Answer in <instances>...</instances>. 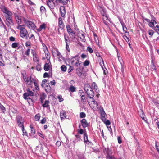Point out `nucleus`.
Segmentation results:
<instances>
[{"label": "nucleus", "mask_w": 159, "mask_h": 159, "mask_svg": "<svg viewBox=\"0 0 159 159\" xmlns=\"http://www.w3.org/2000/svg\"><path fill=\"white\" fill-rule=\"evenodd\" d=\"M84 89L87 95L89 97L90 100L88 101V103L90 107L93 109H96L98 108V105L96 101L93 99V97L94 93L92 88L88 84H85L84 86Z\"/></svg>", "instance_id": "f257e3e1"}, {"label": "nucleus", "mask_w": 159, "mask_h": 159, "mask_svg": "<svg viewBox=\"0 0 159 159\" xmlns=\"http://www.w3.org/2000/svg\"><path fill=\"white\" fill-rule=\"evenodd\" d=\"M25 25H18L17 28L20 30V36L24 38L26 35H28V32L25 28Z\"/></svg>", "instance_id": "f03ea898"}, {"label": "nucleus", "mask_w": 159, "mask_h": 159, "mask_svg": "<svg viewBox=\"0 0 159 159\" xmlns=\"http://www.w3.org/2000/svg\"><path fill=\"white\" fill-rule=\"evenodd\" d=\"M66 28L67 31L70 37L72 39H74V40L75 42H77L78 43H79V39L75 37L76 36L73 30L71 28L70 26L69 25H67Z\"/></svg>", "instance_id": "7ed1b4c3"}, {"label": "nucleus", "mask_w": 159, "mask_h": 159, "mask_svg": "<svg viewBox=\"0 0 159 159\" xmlns=\"http://www.w3.org/2000/svg\"><path fill=\"white\" fill-rule=\"evenodd\" d=\"M89 100L87 98H86L85 95H82L81 96L80 100V107H83L84 109H86V107L88 106V101Z\"/></svg>", "instance_id": "20e7f679"}, {"label": "nucleus", "mask_w": 159, "mask_h": 159, "mask_svg": "<svg viewBox=\"0 0 159 159\" xmlns=\"http://www.w3.org/2000/svg\"><path fill=\"white\" fill-rule=\"evenodd\" d=\"M151 16L152 18L151 21L149 19L147 18L145 19L144 20L149 23L148 25L150 27L152 28L154 26V24H157V22L155 21L156 18L153 15H151Z\"/></svg>", "instance_id": "39448f33"}, {"label": "nucleus", "mask_w": 159, "mask_h": 159, "mask_svg": "<svg viewBox=\"0 0 159 159\" xmlns=\"http://www.w3.org/2000/svg\"><path fill=\"white\" fill-rule=\"evenodd\" d=\"M1 10L3 13L5 14V17L12 16V13L5 6H3L1 8Z\"/></svg>", "instance_id": "423d86ee"}, {"label": "nucleus", "mask_w": 159, "mask_h": 159, "mask_svg": "<svg viewBox=\"0 0 159 159\" xmlns=\"http://www.w3.org/2000/svg\"><path fill=\"white\" fill-rule=\"evenodd\" d=\"M6 19L5 23L7 26L11 28V26L14 25V22L12 16L5 17Z\"/></svg>", "instance_id": "0eeeda50"}, {"label": "nucleus", "mask_w": 159, "mask_h": 159, "mask_svg": "<svg viewBox=\"0 0 159 159\" xmlns=\"http://www.w3.org/2000/svg\"><path fill=\"white\" fill-rule=\"evenodd\" d=\"M36 81V80L34 78H31V76L29 77V78L25 82H26L27 85L28 87L33 88V84H34V82Z\"/></svg>", "instance_id": "6e6552de"}, {"label": "nucleus", "mask_w": 159, "mask_h": 159, "mask_svg": "<svg viewBox=\"0 0 159 159\" xmlns=\"http://www.w3.org/2000/svg\"><path fill=\"white\" fill-rule=\"evenodd\" d=\"M17 124L19 127H22L21 129L23 130L24 127L22 117L20 116H18L17 117Z\"/></svg>", "instance_id": "1a4fd4ad"}, {"label": "nucleus", "mask_w": 159, "mask_h": 159, "mask_svg": "<svg viewBox=\"0 0 159 159\" xmlns=\"http://www.w3.org/2000/svg\"><path fill=\"white\" fill-rule=\"evenodd\" d=\"M27 92L23 94V96L24 98L26 99L29 96H33L34 95V93L31 91L29 88H28L27 89Z\"/></svg>", "instance_id": "9d476101"}, {"label": "nucleus", "mask_w": 159, "mask_h": 159, "mask_svg": "<svg viewBox=\"0 0 159 159\" xmlns=\"http://www.w3.org/2000/svg\"><path fill=\"white\" fill-rule=\"evenodd\" d=\"M52 55L54 56L57 55V57L58 59H60L62 57V55L60 52L58 51L57 49L54 48L52 51Z\"/></svg>", "instance_id": "9b49d317"}, {"label": "nucleus", "mask_w": 159, "mask_h": 159, "mask_svg": "<svg viewBox=\"0 0 159 159\" xmlns=\"http://www.w3.org/2000/svg\"><path fill=\"white\" fill-rule=\"evenodd\" d=\"M58 28L61 30L63 29L65 25L61 17H59L58 18Z\"/></svg>", "instance_id": "f8f14e48"}, {"label": "nucleus", "mask_w": 159, "mask_h": 159, "mask_svg": "<svg viewBox=\"0 0 159 159\" xmlns=\"http://www.w3.org/2000/svg\"><path fill=\"white\" fill-rule=\"evenodd\" d=\"M26 25L30 29L34 30L36 26L35 24L32 21H30Z\"/></svg>", "instance_id": "ddd939ff"}, {"label": "nucleus", "mask_w": 159, "mask_h": 159, "mask_svg": "<svg viewBox=\"0 0 159 159\" xmlns=\"http://www.w3.org/2000/svg\"><path fill=\"white\" fill-rule=\"evenodd\" d=\"M60 116L61 120L66 118L67 116L66 111L62 110L61 111L60 113Z\"/></svg>", "instance_id": "4468645a"}, {"label": "nucleus", "mask_w": 159, "mask_h": 159, "mask_svg": "<svg viewBox=\"0 0 159 159\" xmlns=\"http://www.w3.org/2000/svg\"><path fill=\"white\" fill-rule=\"evenodd\" d=\"M80 121L81 122L82 126L84 128L87 127L89 125L87 120L85 119H82Z\"/></svg>", "instance_id": "2eb2a0df"}, {"label": "nucleus", "mask_w": 159, "mask_h": 159, "mask_svg": "<svg viewBox=\"0 0 159 159\" xmlns=\"http://www.w3.org/2000/svg\"><path fill=\"white\" fill-rule=\"evenodd\" d=\"M61 15L62 17H64L66 14L65 7L64 6H61L60 9Z\"/></svg>", "instance_id": "dca6fc26"}, {"label": "nucleus", "mask_w": 159, "mask_h": 159, "mask_svg": "<svg viewBox=\"0 0 159 159\" xmlns=\"http://www.w3.org/2000/svg\"><path fill=\"white\" fill-rule=\"evenodd\" d=\"M47 4L50 9H53L55 6V4L53 2H51L48 0L47 2Z\"/></svg>", "instance_id": "f3484780"}, {"label": "nucleus", "mask_w": 159, "mask_h": 159, "mask_svg": "<svg viewBox=\"0 0 159 159\" xmlns=\"http://www.w3.org/2000/svg\"><path fill=\"white\" fill-rule=\"evenodd\" d=\"M100 114H101V119L102 121H104V119H105V118H106L105 116H106V113L102 108H101L100 109Z\"/></svg>", "instance_id": "a211bd4d"}, {"label": "nucleus", "mask_w": 159, "mask_h": 159, "mask_svg": "<svg viewBox=\"0 0 159 159\" xmlns=\"http://www.w3.org/2000/svg\"><path fill=\"white\" fill-rule=\"evenodd\" d=\"M46 28V26L45 24L44 23H43L42 25H40L39 27L37 29V31L38 32H40L42 30H45Z\"/></svg>", "instance_id": "6ab92c4d"}, {"label": "nucleus", "mask_w": 159, "mask_h": 159, "mask_svg": "<svg viewBox=\"0 0 159 159\" xmlns=\"http://www.w3.org/2000/svg\"><path fill=\"white\" fill-rule=\"evenodd\" d=\"M110 151V149H107L106 151V153H107V158L108 159H116L114 156L110 155L109 152Z\"/></svg>", "instance_id": "aec40b11"}, {"label": "nucleus", "mask_w": 159, "mask_h": 159, "mask_svg": "<svg viewBox=\"0 0 159 159\" xmlns=\"http://www.w3.org/2000/svg\"><path fill=\"white\" fill-rule=\"evenodd\" d=\"M92 87L95 90V91L97 93H98L99 92V89L98 88V87L96 85V84L95 82H93L92 84Z\"/></svg>", "instance_id": "412c9836"}, {"label": "nucleus", "mask_w": 159, "mask_h": 159, "mask_svg": "<svg viewBox=\"0 0 159 159\" xmlns=\"http://www.w3.org/2000/svg\"><path fill=\"white\" fill-rule=\"evenodd\" d=\"M30 135L34 136L35 133V130L32 125H30Z\"/></svg>", "instance_id": "4be33fe9"}, {"label": "nucleus", "mask_w": 159, "mask_h": 159, "mask_svg": "<svg viewBox=\"0 0 159 159\" xmlns=\"http://www.w3.org/2000/svg\"><path fill=\"white\" fill-rule=\"evenodd\" d=\"M68 1L70 0H56V2L57 3H61L63 5H66L67 4V2Z\"/></svg>", "instance_id": "5701e85b"}, {"label": "nucleus", "mask_w": 159, "mask_h": 159, "mask_svg": "<svg viewBox=\"0 0 159 159\" xmlns=\"http://www.w3.org/2000/svg\"><path fill=\"white\" fill-rule=\"evenodd\" d=\"M64 37L66 44H69L70 43V40L69 36L66 34H64Z\"/></svg>", "instance_id": "b1692460"}, {"label": "nucleus", "mask_w": 159, "mask_h": 159, "mask_svg": "<svg viewBox=\"0 0 159 159\" xmlns=\"http://www.w3.org/2000/svg\"><path fill=\"white\" fill-rule=\"evenodd\" d=\"M15 18L17 23L18 24V25H20V24L21 23V17L18 16V15H16L15 16Z\"/></svg>", "instance_id": "393cba45"}, {"label": "nucleus", "mask_w": 159, "mask_h": 159, "mask_svg": "<svg viewBox=\"0 0 159 159\" xmlns=\"http://www.w3.org/2000/svg\"><path fill=\"white\" fill-rule=\"evenodd\" d=\"M50 69V65L49 63H46L44 66V69L45 71H48Z\"/></svg>", "instance_id": "a878e982"}, {"label": "nucleus", "mask_w": 159, "mask_h": 159, "mask_svg": "<svg viewBox=\"0 0 159 159\" xmlns=\"http://www.w3.org/2000/svg\"><path fill=\"white\" fill-rule=\"evenodd\" d=\"M33 60L34 62H36L37 64L39 63V59L37 55L33 57Z\"/></svg>", "instance_id": "bb28decb"}, {"label": "nucleus", "mask_w": 159, "mask_h": 159, "mask_svg": "<svg viewBox=\"0 0 159 159\" xmlns=\"http://www.w3.org/2000/svg\"><path fill=\"white\" fill-rule=\"evenodd\" d=\"M49 102L48 100H46L44 103L43 104L42 106L43 107H48L49 106Z\"/></svg>", "instance_id": "cd10ccee"}, {"label": "nucleus", "mask_w": 159, "mask_h": 159, "mask_svg": "<svg viewBox=\"0 0 159 159\" xmlns=\"http://www.w3.org/2000/svg\"><path fill=\"white\" fill-rule=\"evenodd\" d=\"M121 25H122V28H123V31L126 33H128V32H127V28L125 25V24L123 22H121Z\"/></svg>", "instance_id": "c85d7f7f"}, {"label": "nucleus", "mask_w": 159, "mask_h": 159, "mask_svg": "<svg viewBox=\"0 0 159 159\" xmlns=\"http://www.w3.org/2000/svg\"><path fill=\"white\" fill-rule=\"evenodd\" d=\"M45 54L47 60L49 61V62H50V55L49 52H46L45 53Z\"/></svg>", "instance_id": "c756f323"}, {"label": "nucleus", "mask_w": 159, "mask_h": 159, "mask_svg": "<svg viewBox=\"0 0 159 159\" xmlns=\"http://www.w3.org/2000/svg\"><path fill=\"white\" fill-rule=\"evenodd\" d=\"M19 45V43H13L11 45V47L13 48H16L17 47H18Z\"/></svg>", "instance_id": "7c9ffc66"}, {"label": "nucleus", "mask_w": 159, "mask_h": 159, "mask_svg": "<svg viewBox=\"0 0 159 159\" xmlns=\"http://www.w3.org/2000/svg\"><path fill=\"white\" fill-rule=\"evenodd\" d=\"M45 90L47 92H49L51 90V88L48 84V85H47L45 87Z\"/></svg>", "instance_id": "2f4dec72"}, {"label": "nucleus", "mask_w": 159, "mask_h": 159, "mask_svg": "<svg viewBox=\"0 0 159 159\" xmlns=\"http://www.w3.org/2000/svg\"><path fill=\"white\" fill-rule=\"evenodd\" d=\"M40 118V115L38 113L34 117L35 120L36 121H39Z\"/></svg>", "instance_id": "473e14b6"}, {"label": "nucleus", "mask_w": 159, "mask_h": 159, "mask_svg": "<svg viewBox=\"0 0 159 159\" xmlns=\"http://www.w3.org/2000/svg\"><path fill=\"white\" fill-rule=\"evenodd\" d=\"M76 57H75L74 58V59H75L73 60V62H74V64L78 66V64L80 65V63H79L80 61H79V59H76Z\"/></svg>", "instance_id": "72a5a7b5"}, {"label": "nucleus", "mask_w": 159, "mask_h": 159, "mask_svg": "<svg viewBox=\"0 0 159 159\" xmlns=\"http://www.w3.org/2000/svg\"><path fill=\"white\" fill-rule=\"evenodd\" d=\"M103 121L106 125L107 126H110V122L109 120H106L105 118V119H104V121Z\"/></svg>", "instance_id": "f704fd0d"}, {"label": "nucleus", "mask_w": 159, "mask_h": 159, "mask_svg": "<svg viewBox=\"0 0 159 159\" xmlns=\"http://www.w3.org/2000/svg\"><path fill=\"white\" fill-rule=\"evenodd\" d=\"M84 139L85 142H87L88 141L87 135L85 133H84Z\"/></svg>", "instance_id": "c9c22d12"}, {"label": "nucleus", "mask_w": 159, "mask_h": 159, "mask_svg": "<svg viewBox=\"0 0 159 159\" xmlns=\"http://www.w3.org/2000/svg\"><path fill=\"white\" fill-rule=\"evenodd\" d=\"M69 89L70 90V91L72 92H74L75 91H76L75 88L72 85L70 86L69 88Z\"/></svg>", "instance_id": "e433bc0d"}, {"label": "nucleus", "mask_w": 159, "mask_h": 159, "mask_svg": "<svg viewBox=\"0 0 159 159\" xmlns=\"http://www.w3.org/2000/svg\"><path fill=\"white\" fill-rule=\"evenodd\" d=\"M36 69L38 71H40L41 70V65L39 63L37 64Z\"/></svg>", "instance_id": "4c0bfd02"}, {"label": "nucleus", "mask_w": 159, "mask_h": 159, "mask_svg": "<svg viewBox=\"0 0 159 159\" xmlns=\"http://www.w3.org/2000/svg\"><path fill=\"white\" fill-rule=\"evenodd\" d=\"M80 39H81V41L83 42H85L86 39L85 37L83 34H82L81 35H80Z\"/></svg>", "instance_id": "58836bf2"}, {"label": "nucleus", "mask_w": 159, "mask_h": 159, "mask_svg": "<svg viewBox=\"0 0 159 159\" xmlns=\"http://www.w3.org/2000/svg\"><path fill=\"white\" fill-rule=\"evenodd\" d=\"M86 116V114L84 112H80V118H84Z\"/></svg>", "instance_id": "ea45409f"}, {"label": "nucleus", "mask_w": 159, "mask_h": 159, "mask_svg": "<svg viewBox=\"0 0 159 159\" xmlns=\"http://www.w3.org/2000/svg\"><path fill=\"white\" fill-rule=\"evenodd\" d=\"M0 108L1 109L2 111V112L4 113H5L6 111L5 107L0 103Z\"/></svg>", "instance_id": "a19ab883"}, {"label": "nucleus", "mask_w": 159, "mask_h": 159, "mask_svg": "<svg viewBox=\"0 0 159 159\" xmlns=\"http://www.w3.org/2000/svg\"><path fill=\"white\" fill-rule=\"evenodd\" d=\"M66 67L64 65H62L61 67V70L64 72L66 70Z\"/></svg>", "instance_id": "79ce46f5"}, {"label": "nucleus", "mask_w": 159, "mask_h": 159, "mask_svg": "<svg viewBox=\"0 0 159 159\" xmlns=\"http://www.w3.org/2000/svg\"><path fill=\"white\" fill-rule=\"evenodd\" d=\"M34 84L36 90H39V88L38 83L35 81V82H34Z\"/></svg>", "instance_id": "37998d69"}, {"label": "nucleus", "mask_w": 159, "mask_h": 159, "mask_svg": "<svg viewBox=\"0 0 159 159\" xmlns=\"http://www.w3.org/2000/svg\"><path fill=\"white\" fill-rule=\"evenodd\" d=\"M90 63V62L88 60H86L83 63V65L85 66H88Z\"/></svg>", "instance_id": "c03bdc74"}, {"label": "nucleus", "mask_w": 159, "mask_h": 159, "mask_svg": "<svg viewBox=\"0 0 159 159\" xmlns=\"http://www.w3.org/2000/svg\"><path fill=\"white\" fill-rule=\"evenodd\" d=\"M43 49L44 51V53L46 52H48L47 48L45 44L43 45Z\"/></svg>", "instance_id": "a18cd8bd"}, {"label": "nucleus", "mask_w": 159, "mask_h": 159, "mask_svg": "<svg viewBox=\"0 0 159 159\" xmlns=\"http://www.w3.org/2000/svg\"><path fill=\"white\" fill-rule=\"evenodd\" d=\"M100 57V59L102 60V62L100 63V64L102 68L103 67V66H104V62L103 59L102 57Z\"/></svg>", "instance_id": "49530a36"}, {"label": "nucleus", "mask_w": 159, "mask_h": 159, "mask_svg": "<svg viewBox=\"0 0 159 159\" xmlns=\"http://www.w3.org/2000/svg\"><path fill=\"white\" fill-rule=\"evenodd\" d=\"M41 11L45 13L46 12V9L45 7L43 6H42L40 7Z\"/></svg>", "instance_id": "de8ad7c7"}, {"label": "nucleus", "mask_w": 159, "mask_h": 159, "mask_svg": "<svg viewBox=\"0 0 159 159\" xmlns=\"http://www.w3.org/2000/svg\"><path fill=\"white\" fill-rule=\"evenodd\" d=\"M87 50L89 51L90 53H92L93 52V51L92 49L89 46L87 47Z\"/></svg>", "instance_id": "09e8293b"}, {"label": "nucleus", "mask_w": 159, "mask_h": 159, "mask_svg": "<svg viewBox=\"0 0 159 159\" xmlns=\"http://www.w3.org/2000/svg\"><path fill=\"white\" fill-rule=\"evenodd\" d=\"M23 75V78L24 81L25 82L29 78V77H27L26 76V75H24L23 74H22Z\"/></svg>", "instance_id": "8fccbe9b"}, {"label": "nucleus", "mask_w": 159, "mask_h": 159, "mask_svg": "<svg viewBox=\"0 0 159 159\" xmlns=\"http://www.w3.org/2000/svg\"><path fill=\"white\" fill-rule=\"evenodd\" d=\"M57 98L59 99V102H61L63 100V99L62 98V96L61 95H59L58 96Z\"/></svg>", "instance_id": "3c124183"}, {"label": "nucleus", "mask_w": 159, "mask_h": 159, "mask_svg": "<svg viewBox=\"0 0 159 159\" xmlns=\"http://www.w3.org/2000/svg\"><path fill=\"white\" fill-rule=\"evenodd\" d=\"M47 80L46 79H44L43 80L42 82L41 86L42 87H43L45 86V83L47 82Z\"/></svg>", "instance_id": "603ef678"}, {"label": "nucleus", "mask_w": 159, "mask_h": 159, "mask_svg": "<svg viewBox=\"0 0 159 159\" xmlns=\"http://www.w3.org/2000/svg\"><path fill=\"white\" fill-rule=\"evenodd\" d=\"M23 20L24 21L25 25L27 24L30 21L28 19H27L26 18H23Z\"/></svg>", "instance_id": "864d4df0"}, {"label": "nucleus", "mask_w": 159, "mask_h": 159, "mask_svg": "<svg viewBox=\"0 0 159 159\" xmlns=\"http://www.w3.org/2000/svg\"><path fill=\"white\" fill-rule=\"evenodd\" d=\"M22 130L23 132V136L25 135L26 136H28V133L27 132L25 131L24 128L23 130V129H22Z\"/></svg>", "instance_id": "5fc2aeb1"}, {"label": "nucleus", "mask_w": 159, "mask_h": 159, "mask_svg": "<svg viewBox=\"0 0 159 159\" xmlns=\"http://www.w3.org/2000/svg\"><path fill=\"white\" fill-rule=\"evenodd\" d=\"M30 48H28L26 52L25 53V54L27 56H29L30 54Z\"/></svg>", "instance_id": "6e6d98bb"}, {"label": "nucleus", "mask_w": 159, "mask_h": 159, "mask_svg": "<svg viewBox=\"0 0 159 159\" xmlns=\"http://www.w3.org/2000/svg\"><path fill=\"white\" fill-rule=\"evenodd\" d=\"M103 20L104 21V22L106 25H107V23L105 21V20H108V18L107 16H104V17L103 18Z\"/></svg>", "instance_id": "4d7b16f0"}, {"label": "nucleus", "mask_w": 159, "mask_h": 159, "mask_svg": "<svg viewBox=\"0 0 159 159\" xmlns=\"http://www.w3.org/2000/svg\"><path fill=\"white\" fill-rule=\"evenodd\" d=\"M94 40H95V42L96 43V44L98 45H99V40L98 39V37H95L94 38Z\"/></svg>", "instance_id": "13d9d810"}, {"label": "nucleus", "mask_w": 159, "mask_h": 159, "mask_svg": "<svg viewBox=\"0 0 159 159\" xmlns=\"http://www.w3.org/2000/svg\"><path fill=\"white\" fill-rule=\"evenodd\" d=\"M152 102L154 103L156 106L157 105V104H158L159 103L158 101L155 99H152Z\"/></svg>", "instance_id": "bf43d9fd"}, {"label": "nucleus", "mask_w": 159, "mask_h": 159, "mask_svg": "<svg viewBox=\"0 0 159 159\" xmlns=\"http://www.w3.org/2000/svg\"><path fill=\"white\" fill-rule=\"evenodd\" d=\"M3 49H2L0 48V57L1 59H2L3 56Z\"/></svg>", "instance_id": "052dcab7"}, {"label": "nucleus", "mask_w": 159, "mask_h": 159, "mask_svg": "<svg viewBox=\"0 0 159 159\" xmlns=\"http://www.w3.org/2000/svg\"><path fill=\"white\" fill-rule=\"evenodd\" d=\"M9 40L11 42H13L15 40V38L13 36H11L9 38Z\"/></svg>", "instance_id": "680f3d73"}, {"label": "nucleus", "mask_w": 159, "mask_h": 159, "mask_svg": "<svg viewBox=\"0 0 159 159\" xmlns=\"http://www.w3.org/2000/svg\"><path fill=\"white\" fill-rule=\"evenodd\" d=\"M117 140L119 144H120L122 143L121 139L120 137L118 136L117 137Z\"/></svg>", "instance_id": "e2e57ef3"}, {"label": "nucleus", "mask_w": 159, "mask_h": 159, "mask_svg": "<svg viewBox=\"0 0 159 159\" xmlns=\"http://www.w3.org/2000/svg\"><path fill=\"white\" fill-rule=\"evenodd\" d=\"M152 28H153L156 31H159V26L158 25H157L156 26L154 27H153Z\"/></svg>", "instance_id": "0e129e2a"}, {"label": "nucleus", "mask_w": 159, "mask_h": 159, "mask_svg": "<svg viewBox=\"0 0 159 159\" xmlns=\"http://www.w3.org/2000/svg\"><path fill=\"white\" fill-rule=\"evenodd\" d=\"M25 46L26 47H30L31 46V43L30 41H27L25 43Z\"/></svg>", "instance_id": "69168bd1"}, {"label": "nucleus", "mask_w": 159, "mask_h": 159, "mask_svg": "<svg viewBox=\"0 0 159 159\" xmlns=\"http://www.w3.org/2000/svg\"><path fill=\"white\" fill-rule=\"evenodd\" d=\"M45 98L44 97H41L40 98V101L42 104L43 103V101L44 100Z\"/></svg>", "instance_id": "338daca9"}, {"label": "nucleus", "mask_w": 159, "mask_h": 159, "mask_svg": "<svg viewBox=\"0 0 159 159\" xmlns=\"http://www.w3.org/2000/svg\"><path fill=\"white\" fill-rule=\"evenodd\" d=\"M46 121V120L45 118H43L41 121V123L42 124H44Z\"/></svg>", "instance_id": "774afa93"}]
</instances>
